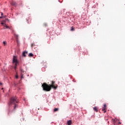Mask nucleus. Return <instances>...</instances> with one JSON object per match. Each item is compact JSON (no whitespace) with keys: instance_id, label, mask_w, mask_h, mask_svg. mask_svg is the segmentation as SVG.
<instances>
[{"instance_id":"nucleus-1","label":"nucleus","mask_w":125,"mask_h":125,"mask_svg":"<svg viewBox=\"0 0 125 125\" xmlns=\"http://www.w3.org/2000/svg\"><path fill=\"white\" fill-rule=\"evenodd\" d=\"M42 87L43 90L44 91H50L51 90V88H54V89H57V87H58V85L57 84H55V81H52L51 84H47L46 83H43L42 85Z\"/></svg>"},{"instance_id":"nucleus-2","label":"nucleus","mask_w":125,"mask_h":125,"mask_svg":"<svg viewBox=\"0 0 125 125\" xmlns=\"http://www.w3.org/2000/svg\"><path fill=\"white\" fill-rule=\"evenodd\" d=\"M16 103H18L17 98H16V97H12L10 99L8 104L9 106H12V107H13L14 110H16V108L18 107V105H17Z\"/></svg>"},{"instance_id":"nucleus-3","label":"nucleus","mask_w":125,"mask_h":125,"mask_svg":"<svg viewBox=\"0 0 125 125\" xmlns=\"http://www.w3.org/2000/svg\"><path fill=\"white\" fill-rule=\"evenodd\" d=\"M13 63H15L14 69L16 70L17 69V64H19V62L17 60V57L15 56H13Z\"/></svg>"},{"instance_id":"nucleus-4","label":"nucleus","mask_w":125,"mask_h":125,"mask_svg":"<svg viewBox=\"0 0 125 125\" xmlns=\"http://www.w3.org/2000/svg\"><path fill=\"white\" fill-rule=\"evenodd\" d=\"M107 110V106H106V104H104V106L102 109V111H103L104 113H106V110Z\"/></svg>"},{"instance_id":"nucleus-5","label":"nucleus","mask_w":125,"mask_h":125,"mask_svg":"<svg viewBox=\"0 0 125 125\" xmlns=\"http://www.w3.org/2000/svg\"><path fill=\"white\" fill-rule=\"evenodd\" d=\"M28 54V52H26V51H24L22 53V56H24V57H26V54Z\"/></svg>"},{"instance_id":"nucleus-6","label":"nucleus","mask_w":125,"mask_h":125,"mask_svg":"<svg viewBox=\"0 0 125 125\" xmlns=\"http://www.w3.org/2000/svg\"><path fill=\"white\" fill-rule=\"evenodd\" d=\"M93 110H94V111H95V112H98V108L97 107V106H95L93 108Z\"/></svg>"},{"instance_id":"nucleus-7","label":"nucleus","mask_w":125,"mask_h":125,"mask_svg":"<svg viewBox=\"0 0 125 125\" xmlns=\"http://www.w3.org/2000/svg\"><path fill=\"white\" fill-rule=\"evenodd\" d=\"M67 125H72V121L69 120L67 121Z\"/></svg>"},{"instance_id":"nucleus-8","label":"nucleus","mask_w":125,"mask_h":125,"mask_svg":"<svg viewBox=\"0 0 125 125\" xmlns=\"http://www.w3.org/2000/svg\"><path fill=\"white\" fill-rule=\"evenodd\" d=\"M12 5H14V6H16V2L15 1H13L11 3Z\"/></svg>"},{"instance_id":"nucleus-9","label":"nucleus","mask_w":125,"mask_h":125,"mask_svg":"<svg viewBox=\"0 0 125 125\" xmlns=\"http://www.w3.org/2000/svg\"><path fill=\"white\" fill-rule=\"evenodd\" d=\"M28 56L29 57H33V56H34V54H33L32 53H30L29 54Z\"/></svg>"},{"instance_id":"nucleus-10","label":"nucleus","mask_w":125,"mask_h":125,"mask_svg":"<svg viewBox=\"0 0 125 125\" xmlns=\"http://www.w3.org/2000/svg\"><path fill=\"white\" fill-rule=\"evenodd\" d=\"M3 26L4 27H5V28H6V29H9V26H7V25H6V24H4Z\"/></svg>"},{"instance_id":"nucleus-11","label":"nucleus","mask_w":125,"mask_h":125,"mask_svg":"<svg viewBox=\"0 0 125 125\" xmlns=\"http://www.w3.org/2000/svg\"><path fill=\"white\" fill-rule=\"evenodd\" d=\"M35 43H32L31 44V47L33 48V47H34V46H35Z\"/></svg>"},{"instance_id":"nucleus-12","label":"nucleus","mask_w":125,"mask_h":125,"mask_svg":"<svg viewBox=\"0 0 125 125\" xmlns=\"http://www.w3.org/2000/svg\"><path fill=\"white\" fill-rule=\"evenodd\" d=\"M21 79H24V76H23V73H21Z\"/></svg>"},{"instance_id":"nucleus-13","label":"nucleus","mask_w":125,"mask_h":125,"mask_svg":"<svg viewBox=\"0 0 125 125\" xmlns=\"http://www.w3.org/2000/svg\"><path fill=\"white\" fill-rule=\"evenodd\" d=\"M58 110H59V108H56L54 109V112H57V111H58Z\"/></svg>"},{"instance_id":"nucleus-14","label":"nucleus","mask_w":125,"mask_h":125,"mask_svg":"<svg viewBox=\"0 0 125 125\" xmlns=\"http://www.w3.org/2000/svg\"><path fill=\"white\" fill-rule=\"evenodd\" d=\"M3 43L4 45H6L7 42H6V41H4V42H3Z\"/></svg>"},{"instance_id":"nucleus-15","label":"nucleus","mask_w":125,"mask_h":125,"mask_svg":"<svg viewBox=\"0 0 125 125\" xmlns=\"http://www.w3.org/2000/svg\"><path fill=\"white\" fill-rule=\"evenodd\" d=\"M71 31H75V28H74L73 27H71Z\"/></svg>"},{"instance_id":"nucleus-16","label":"nucleus","mask_w":125,"mask_h":125,"mask_svg":"<svg viewBox=\"0 0 125 125\" xmlns=\"http://www.w3.org/2000/svg\"><path fill=\"white\" fill-rule=\"evenodd\" d=\"M21 73H22V74L24 73V70L23 69H21Z\"/></svg>"},{"instance_id":"nucleus-17","label":"nucleus","mask_w":125,"mask_h":125,"mask_svg":"<svg viewBox=\"0 0 125 125\" xmlns=\"http://www.w3.org/2000/svg\"><path fill=\"white\" fill-rule=\"evenodd\" d=\"M17 40H18V35H16Z\"/></svg>"},{"instance_id":"nucleus-18","label":"nucleus","mask_w":125,"mask_h":125,"mask_svg":"<svg viewBox=\"0 0 125 125\" xmlns=\"http://www.w3.org/2000/svg\"><path fill=\"white\" fill-rule=\"evenodd\" d=\"M1 25H3H3H4V24H5V23H3V22H1Z\"/></svg>"},{"instance_id":"nucleus-19","label":"nucleus","mask_w":125,"mask_h":125,"mask_svg":"<svg viewBox=\"0 0 125 125\" xmlns=\"http://www.w3.org/2000/svg\"><path fill=\"white\" fill-rule=\"evenodd\" d=\"M121 124H122V123L119 122V123H118V125H121Z\"/></svg>"},{"instance_id":"nucleus-20","label":"nucleus","mask_w":125,"mask_h":125,"mask_svg":"<svg viewBox=\"0 0 125 125\" xmlns=\"http://www.w3.org/2000/svg\"><path fill=\"white\" fill-rule=\"evenodd\" d=\"M16 79H18V75H16Z\"/></svg>"},{"instance_id":"nucleus-21","label":"nucleus","mask_w":125,"mask_h":125,"mask_svg":"<svg viewBox=\"0 0 125 125\" xmlns=\"http://www.w3.org/2000/svg\"><path fill=\"white\" fill-rule=\"evenodd\" d=\"M0 85H2V83H0Z\"/></svg>"},{"instance_id":"nucleus-22","label":"nucleus","mask_w":125,"mask_h":125,"mask_svg":"<svg viewBox=\"0 0 125 125\" xmlns=\"http://www.w3.org/2000/svg\"><path fill=\"white\" fill-rule=\"evenodd\" d=\"M45 66H46V63L44 62Z\"/></svg>"},{"instance_id":"nucleus-23","label":"nucleus","mask_w":125,"mask_h":125,"mask_svg":"<svg viewBox=\"0 0 125 125\" xmlns=\"http://www.w3.org/2000/svg\"><path fill=\"white\" fill-rule=\"evenodd\" d=\"M1 15L2 16L3 15V13H1Z\"/></svg>"},{"instance_id":"nucleus-24","label":"nucleus","mask_w":125,"mask_h":125,"mask_svg":"<svg viewBox=\"0 0 125 125\" xmlns=\"http://www.w3.org/2000/svg\"><path fill=\"white\" fill-rule=\"evenodd\" d=\"M44 25H45V26H47V24H44Z\"/></svg>"},{"instance_id":"nucleus-25","label":"nucleus","mask_w":125,"mask_h":125,"mask_svg":"<svg viewBox=\"0 0 125 125\" xmlns=\"http://www.w3.org/2000/svg\"><path fill=\"white\" fill-rule=\"evenodd\" d=\"M0 18H2V17H0Z\"/></svg>"},{"instance_id":"nucleus-26","label":"nucleus","mask_w":125,"mask_h":125,"mask_svg":"<svg viewBox=\"0 0 125 125\" xmlns=\"http://www.w3.org/2000/svg\"><path fill=\"white\" fill-rule=\"evenodd\" d=\"M1 89H3V88H2Z\"/></svg>"},{"instance_id":"nucleus-27","label":"nucleus","mask_w":125,"mask_h":125,"mask_svg":"<svg viewBox=\"0 0 125 125\" xmlns=\"http://www.w3.org/2000/svg\"><path fill=\"white\" fill-rule=\"evenodd\" d=\"M8 115H9V113H8Z\"/></svg>"}]
</instances>
